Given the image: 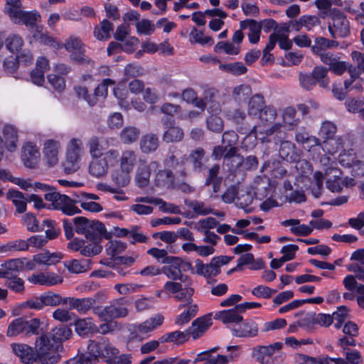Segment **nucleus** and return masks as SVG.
Masks as SVG:
<instances>
[{"instance_id":"nucleus-1","label":"nucleus","mask_w":364,"mask_h":364,"mask_svg":"<svg viewBox=\"0 0 364 364\" xmlns=\"http://www.w3.org/2000/svg\"><path fill=\"white\" fill-rule=\"evenodd\" d=\"M75 231L82 234L92 243H100L103 238L110 239L111 233L107 232L105 225L99 220H91L85 217H76L73 219Z\"/></svg>"},{"instance_id":"nucleus-2","label":"nucleus","mask_w":364,"mask_h":364,"mask_svg":"<svg viewBox=\"0 0 364 364\" xmlns=\"http://www.w3.org/2000/svg\"><path fill=\"white\" fill-rule=\"evenodd\" d=\"M53 345V343H50V338L47 335L42 334L36 338L34 348L23 343L13 344L12 348L15 354L19 357L23 363L31 364L36 361L40 357V348L41 350L43 349L45 353L47 350H50Z\"/></svg>"},{"instance_id":"nucleus-3","label":"nucleus","mask_w":364,"mask_h":364,"mask_svg":"<svg viewBox=\"0 0 364 364\" xmlns=\"http://www.w3.org/2000/svg\"><path fill=\"white\" fill-rule=\"evenodd\" d=\"M128 301L124 298L113 299L104 308L100 306L95 309V314L102 321H109L113 319L126 317L129 311L127 309Z\"/></svg>"},{"instance_id":"nucleus-4","label":"nucleus","mask_w":364,"mask_h":364,"mask_svg":"<svg viewBox=\"0 0 364 364\" xmlns=\"http://www.w3.org/2000/svg\"><path fill=\"white\" fill-rule=\"evenodd\" d=\"M44 198L51 202L54 209L60 210L65 215H73L81 213V210L74 205V200L66 195L57 192L55 188L51 189V192L46 193Z\"/></svg>"},{"instance_id":"nucleus-5","label":"nucleus","mask_w":364,"mask_h":364,"mask_svg":"<svg viewBox=\"0 0 364 364\" xmlns=\"http://www.w3.org/2000/svg\"><path fill=\"white\" fill-rule=\"evenodd\" d=\"M136 160V155L134 151L127 150L122 153L120 159L122 173H114L112 179L120 186H125L129 183V173L132 171Z\"/></svg>"},{"instance_id":"nucleus-6","label":"nucleus","mask_w":364,"mask_h":364,"mask_svg":"<svg viewBox=\"0 0 364 364\" xmlns=\"http://www.w3.org/2000/svg\"><path fill=\"white\" fill-rule=\"evenodd\" d=\"M332 23L328 25V31L334 38H345L350 34V25L345 14L334 9L331 12Z\"/></svg>"},{"instance_id":"nucleus-7","label":"nucleus","mask_w":364,"mask_h":364,"mask_svg":"<svg viewBox=\"0 0 364 364\" xmlns=\"http://www.w3.org/2000/svg\"><path fill=\"white\" fill-rule=\"evenodd\" d=\"M169 259L170 260L165 264L166 265L161 268L162 273L171 280H179L188 286H191L193 281L191 277L181 273L179 266V257H171Z\"/></svg>"},{"instance_id":"nucleus-8","label":"nucleus","mask_w":364,"mask_h":364,"mask_svg":"<svg viewBox=\"0 0 364 364\" xmlns=\"http://www.w3.org/2000/svg\"><path fill=\"white\" fill-rule=\"evenodd\" d=\"M87 349L90 354L97 360L100 356L108 357L109 355H114L119 353L118 350L112 346L105 338H102L98 342L90 340Z\"/></svg>"},{"instance_id":"nucleus-9","label":"nucleus","mask_w":364,"mask_h":364,"mask_svg":"<svg viewBox=\"0 0 364 364\" xmlns=\"http://www.w3.org/2000/svg\"><path fill=\"white\" fill-rule=\"evenodd\" d=\"M282 343L276 342L269 346H258L252 349V356L262 364H267L269 358L281 350Z\"/></svg>"},{"instance_id":"nucleus-10","label":"nucleus","mask_w":364,"mask_h":364,"mask_svg":"<svg viewBox=\"0 0 364 364\" xmlns=\"http://www.w3.org/2000/svg\"><path fill=\"white\" fill-rule=\"evenodd\" d=\"M232 333L238 338H252L258 335L259 327L252 319L242 320L231 329Z\"/></svg>"},{"instance_id":"nucleus-11","label":"nucleus","mask_w":364,"mask_h":364,"mask_svg":"<svg viewBox=\"0 0 364 364\" xmlns=\"http://www.w3.org/2000/svg\"><path fill=\"white\" fill-rule=\"evenodd\" d=\"M242 311L239 309L238 304L228 310L218 311L214 315L215 320L221 321L223 323H235L236 326L242 321Z\"/></svg>"},{"instance_id":"nucleus-12","label":"nucleus","mask_w":364,"mask_h":364,"mask_svg":"<svg viewBox=\"0 0 364 364\" xmlns=\"http://www.w3.org/2000/svg\"><path fill=\"white\" fill-rule=\"evenodd\" d=\"M70 308L76 310L79 314H85L90 310L95 314V309L100 308V306H95V300L91 297L85 298H68Z\"/></svg>"},{"instance_id":"nucleus-13","label":"nucleus","mask_w":364,"mask_h":364,"mask_svg":"<svg viewBox=\"0 0 364 364\" xmlns=\"http://www.w3.org/2000/svg\"><path fill=\"white\" fill-rule=\"evenodd\" d=\"M24 260L26 258L11 259L3 263L0 267L1 277L8 279L16 277L17 272L23 270Z\"/></svg>"},{"instance_id":"nucleus-14","label":"nucleus","mask_w":364,"mask_h":364,"mask_svg":"<svg viewBox=\"0 0 364 364\" xmlns=\"http://www.w3.org/2000/svg\"><path fill=\"white\" fill-rule=\"evenodd\" d=\"M40 152L36 146L28 143L22 148L21 159L24 165L28 168H35L38 164Z\"/></svg>"},{"instance_id":"nucleus-15","label":"nucleus","mask_w":364,"mask_h":364,"mask_svg":"<svg viewBox=\"0 0 364 364\" xmlns=\"http://www.w3.org/2000/svg\"><path fill=\"white\" fill-rule=\"evenodd\" d=\"M212 325L211 318L208 316L196 318L192 322L191 326L187 329L188 336L193 339L200 338Z\"/></svg>"},{"instance_id":"nucleus-16","label":"nucleus","mask_w":364,"mask_h":364,"mask_svg":"<svg viewBox=\"0 0 364 364\" xmlns=\"http://www.w3.org/2000/svg\"><path fill=\"white\" fill-rule=\"evenodd\" d=\"M157 161H152L149 165L141 164L136 171L135 181L140 188L146 187L149 183L151 169L156 168L159 166Z\"/></svg>"},{"instance_id":"nucleus-17","label":"nucleus","mask_w":364,"mask_h":364,"mask_svg":"<svg viewBox=\"0 0 364 364\" xmlns=\"http://www.w3.org/2000/svg\"><path fill=\"white\" fill-rule=\"evenodd\" d=\"M240 27L241 30L249 29L247 36L251 43L255 44L259 42L262 30L260 23L254 19H246L240 21Z\"/></svg>"},{"instance_id":"nucleus-18","label":"nucleus","mask_w":364,"mask_h":364,"mask_svg":"<svg viewBox=\"0 0 364 364\" xmlns=\"http://www.w3.org/2000/svg\"><path fill=\"white\" fill-rule=\"evenodd\" d=\"M28 280L34 284L47 286L61 284L63 282V277L55 273H40L38 274H33Z\"/></svg>"},{"instance_id":"nucleus-19","label":"nucleus","mask_w":364,"mask_h":364,"mask_svg":"<svg viewBox=\"0 0 364 364\" xmlns=\"http://www.w3.org/2000/svg\"><path fill=\"white\" fill-rule=\"evenodd\" d=\"M205 150L202 147H198L190 152L188 156L186 157V161L191 163L194 171L200 172L205 166Z\"/></svg>"},{"instance_id":"nucleus-20","label":"nucleus","mask_w":364,"mask_h":364,"mask_svg":"<svg viewBox=\"0 0 364 364\" xmlns=\"http://www.w3.org/2000/svg\"><path fill=\"white\" fill-rule=\"evenodd\" d=\"M59 149L60 144L55 140H47L44 143L43 154L49 165L54 166L58 163Z\"/></svg>"},{"instance_id":"nucleus-21","label":"nucleus","mask_w":364,"mask_h":364,"mask_svg":"<svg viewBox=\"0 0 364 364\" xmlns=\"http://www.w3.org/2000/svg\"><path fill=\"white\" fill-rule=\"evenodd\" d=\"M139 146L141 151L144 154L154 152L159 148V139L153 133L144 134L141 138Z\"/></svg>"},{"instance_id":"nucleus-22","label":"nucleus","mask_w":364,"mask_h":364,"mask_svg":"<svg viewBox=\"0 0 364 364\" xmlns=\"http://www.w3.org/2000/svg\"><path fill=\"white\" fill-rule=\"evenodd\" d=\"M39 17L40 15L36 11H26L23 9L11 21L16 24H23L27 27L34 28Z\"/></svg>"},{"instance_id":"nucleus-23","label":"nucleus","mask_w":364,"mask_h":364,"mask_svg":"<svg viewBox=\"0 0 364 364\" xmlns=\"http://www.w3.org/2000/svg\"><path fill=\"white\" fill-rule=\"evenodd\" d=\"M175 182V176L171 169L159 170L155 176V185L166 188H172Z\"/></svg>"},{"instance_id":"nucleus-24","label":"nucleus","mask_w":364,"mask_h":364,"mask_svg":"<svg viewBox=\"0 0 364 364\" xmlns=\"http://www.w3.org/2000/svg\"><path fill=\"white\" fill-rule=\"evenodd\" d=\"M280 142L279 156L287 162L296 161L298 159V155L295 151L294 144L287 140H283Z\"/></svg>"},{"instance_id":"nucleus-25","label":"nucleus","mask_w":364,"mask_h":364,"mask_svg":"<svg viewBox=\"0 0 364 364\" xmlns=\"http://www.w3.org/2000/svg\"><path fill=\"white\" fill-rule=\"evenodd\" d=\"M6 149L12 152L17 148L18 132L16 127L6 125L3 130Z\"/></svg>"},{"instance_id":"nucleus-26","label":"nucleus","mask_w":364,"mask_h":364,"mask_svg":"<svg viewBox=\"0 0 364 364\" xmlns=\"http://www.w3.org/2000/svg\"><path fill=\"white\" fill-rule=\"evenodd\" d=\"M45 334L49 337L50 341H53L54 343H61L70 338L72 331L67 326L60 324L52 330L50 335L48 333ZM50 343H53L52 342Z\"/></svg>"},{"instance_id":"nucleus-27","label":"nucleus","mask_w":364,"mask_h":364,"mask_svg":"<svg viewBox=\"0 0 364 364\" xmlns=\"http://www.w3.org/2000/svg\"><path fill=\"white\" fill-rule=\"evenodd\" d=\"M108 166L101 157H93L89 166V173L94 177L101 178L106 175Z\"/></svg>"},{"instance_id":"nucleus-28","label":"nucleus","mask_w":364,"mask_h":364,"mask_svg":"<svg viewBox=\"0 0 364 364\" xmlns=\"http://www.w3.org/2000/svg\"><path fill=\"white\" fill-rule=\"evenodd\" d=\"M328 69L323 66H315L311 73L316 84L321 88H328L330 80L328 77Z\"/></svg>"},{"instance_id":"nucleus-29","label":"nucleus","mask_w":364,"mask_h":364,"mask_svg":"<svg viewBox=\"0 0 364 364\" xmlns=\"http://www.w3.org/2000/svg\"><path fill=\"white\" fill-rule=\"evenodd\" d=\"M39 351L40 357L36 361L31 364H55L60 359V355L56 351L54 345L50 350H47L44 353L43 349L41 350L40 348Z\"/></svg>"},{"instance_id":"nucleus-30","label":"nucleus","mask_w":364,"mask_h":364,"mask_svg":"<svg viewBox=\"0 0 364 364\" xmlns=\"http://www.w3.org/2000/svg\"><path fill=\"white\" fill-rule=\"evenodd\" d=\"M114 25L107 19H104L100 26L95 27L94 30L95 37L100 41H105L111 37V32L113 31Z\"/></svg>"},{"instance_id":"nucleus-31","label":"nucleus","mask_w":364,"mask_h":364,"mask_svg":"<svg viewBox=\"0 0 364 364\" xmlns=\"http://www.w3.org/2000/svg\"><path fill=\"white\" fill-rule=\"evenodd\" d=\"M184 136L181 128L176 126H171L164 132L162 139L166 143H176L181 141Z\"/></svg>"},{"instance_id":"nucleus-32","label":"nucleus","mask_w":364,"mask_h":364,"mask_svg":"<svg viewBox=\"0 0 364 364\" xmlns=\"http://www.w3.org/2000/svg\"><path fill=\"white\" fill-rule=\"evenodd\" d=\"M163 322L164 316L161 314H157L154 317H151L139 324L137 326V330L139 333H146L161 326Z\"/></svg>"},{"instance_id":"nucleus-33","label":"nucleus","mask_w":364,"mask_h":364,"mask_svg":"<svg viewBox=\"0 0 364 364\" xmlns=\"http://www.w3.org/2000/svg\"><path fill=\"white\" fill-rule=\"evenodd\" d=\"M140 135V130L136 127L128 126L120 132V140L123 144H130L136 141Z\"/></svg>"},{"instance_id":"nucleus-34","label":"nucleus","mask_w":364,"mask_h":364,"mask_svg":"<svg viewBox=\"0 0 364 364\" xmlns=\"http://www.w3.org/2000/svg\"><path fill=\"white\" fill-rule=\"evenodd\" d=\"M265 106L263 95L255 94L249 100L248 114L251 116H257Z\"/></svg>"},{"instance_id":"nucleus-35","label":"nucleus","mask_w":364,"mask_h":364,"mask_svg":"<svg viewBox=\"0 0 364 364\" xmlns=\"http://www.w3.org/2000/svg\"><path fill=\"white\" fill-rule=\"evenodd\" d=\"M189 338L187 330L185 332L176 331L173 332L168 333L162 336L159 341L161 343H174L176 344H181Z\"/></svg>"},{"instance_id":"nucleus-36","label":"nucleus","mask_w":364,"mask_h":364,"mask_svg":"<svg viewBox=\"0 0 364 364\" xmlns=\"http://www.w3.org/2000/svg\"><path fill=\"white\" fill-rule=\"evenodd\" d=\"M185 161L186 156L179 159L177 158L173 153H172L165 159L164 164L166 167L168 168V169H177L178 168H181V170L180 171V175L182 177H186L187 173L183 168Z\"/></svg>"},{"instance_id":"nucleus-37","label":"nucleus","mask_w":364,"mask_h":364,"mask_svg":"<svg viewBox=\"0 0 364 364\" xmlns=\"http://www.w3.org/2000/svg\"><path fill=\"white\" fill-rule=\"evenodd\" d=\"M65 266L70 272L74 274L85 272L90 269V260L88 259H73L68 262V263H65Z\"/></svg>"},{"instance_id":"nucleus-38","label":"nucleus","mask_w":364,"mask_h":364,"mask_svg":"<svg viewBox=\"0 0 364 364\" xmlns=\"http://www.w3.org/2000/svg\"><path fill=\"white\" fill-rule=\"evenodd\" d=\"M82 149V142L79 139H72L67 147L68 158L74 161H79L80 151Z\"/></svg>"},{"instance_id":"nucleus-39","label":"nucleus","mask_w":364,"mask_h":364,"mask_svg":"<svg viewBox=\"0 0 364 364\" xmlns=\"http://www.w3.org/2000/svg\"><path fill=\"white\" fill-rule=\"evenodd\" d=\"M36 28H38L36 27ZM33 38L40 43L53 46L55 48L60 49L63 48V43L58 42L55 38L49 36L48 33L41 32V31H39L38 29H36L33 33Z\"/></svg>"},{"instance_id":"nucleus-40","label":"nucleus","mask_w":364,"mask_h":364,"mask_svg":"<svg viewBox=\"0 0 364 364\" xmlns=\"http://www.w3.org/2000/svg\"><path fill=\"white\" fill-rule=\"evenodd\" d=\"M41 298L44 306H56L61 303H67V299H63L60 294L53 291H48L41 294Z\"/></svg>"},{"instance_id":"nucleus-41","label":"nucleus","mask_w":364,"mask_h":364,"mask_svg":"<svg viewBox=\"0 0 364 364\" xmlns=\"http://www.w3.org/2000/svg\"><path fill=\"white\" fill-rule=\"evenodd\" d=\"M266 136H274L278 141L284 140L287 138L285 125L281 123H274L269 128L264 131Z\"/></svg>"},{"instance_id":"nucleus-42","label":"nucleus","mask_w":364,"mask_h":364,"mask_svg":"<svg viewBox=\"0 0 364 364\" xmlns=\"http://www.w3.org/2000/svg\"><path fill=\"white\" fill-rule=\"evenodd\" d=\"M5 1L4 12L9 16L11 20L14 19L17 14L23 9L21 0H5Z\"/></svg>"},{"instance_id":"nucleus-43","label":"nucleus","mask_w":364,"mask_h":364,"mask_svg":"<svg viewBox=\"0 0 364 364\" xmlns=\"http://www.w3.org/2000/svg\"><path fill=\"white\" fill-rule=\"evenodd\" d=\"M252 89L250 85H240L233 89L232 97L235 101L240 103L245 101L251 95Z\"/></svg>"},{"instance_id":"nucleus-44","label":"nucleus","mask_w":364,"mask_h":364,"mask_svg":"<svg viewBox=\"0 0 364 364\" xmlns=\"http://www.w3.org/2000/svg\"><path fill=\"white\" fill-rule=\"evenodd\" d=\"M6 48L11 53L18 52L23 44L22 38L17 34H11L7 38H4Z\"/></svg>"},{"instance_id":"nucleus-45","label":"nucleus","mask_w":364,"mask_h":364,"mask_svg":"<svg viewBox=\"0 0 364 364\" xmlns=\"http://www.w3.org/2000/svg\"><path fill=\"white\" fill-rule=\"evenodd\" d=\"M188 309L183 311L176 319V323L180 326L184 325L190 321V320L194 317L198 310V307L196 304H187Z\"/></svg>"},{"instance_id":"nucleus-46","label":"nucleus","mask_w":364,"mask_h":364,"mask_svg":"<svg viewBox=\"0 0 364 364\" xmlns=\"http://www.w3.org/2000/svg\"><path fill=\"white\" fill-rule=\"evenodd\" d=\"M220 68L235 75H241L247 73V68L241 62L221 64Z\"/></svg>"},{"instance_id":"nucleus-47","label":"nucleus","mask_w":364,"mask_h":364,"mask_svg":"<svg viewBox=\"0 0 364 364\" xmlns=\"http://www.w3.org/2000/svg\"><path fill=\"white\" fill-rule=\"evenodd\" d=\"M25 318H18L14 320L7 329L6 334L8 336H15L18 334L24 335L25 330Z\"/></svg>"},{"instance_id":"nucleus-48","label":"nucleus","mask_w":364,"mask_h":364,"mask_svg":"<svg viewBox=\"0 0 364 364\" xmlns=\"http://www.w3.org/2000/svg\"><path fill=\"white\" fill-rule=\"evenodd\" d=\"M214 50L216 53L224 50L228 55H237L240 52V45L236 46L228 41H220L215 45Z\"/></svg>"},{"instance_id":"nucleus-49","label":"nucleus","mask_w":364,"mask_h":364,"mask_svg":"<svg viewBox=\"0 0 364 364\" xmlns=\"http://www.w3.org/2000/svg\"><path fill=\"white\" fill-rule=\"evenodd\" d=\"M29 244L24 240H16L8 242L6 245L1 247V251L4 252L10 251H26L28 250Z\"/></svg>"},{"instance_id":"nucleus-50","label":"nucleus","mask_w":364,"mask_h":364,"mask_svg":"<svg viewBox=\"0 0 364 364\" xmlns=\"http://www.w3.org/2000/svg\"><path fill=\"white\" fill-rule=\"evenodd\" d=\"M186 204L198 215H206L213 213V211L211 208L206 207L205 203L202 201L190 200L188 202H186Z\"/></svg>"},{"instance_id":"nucleus-51","label":"nucleus","mask_w":364,"mask_h":364,"mask_svg":"<svg viewBox=\"0 0 364 364\" xmlns=\"http://www.w3.org/2000/svg\"><path fill=\"white\" fill-rule=\"evenodd\" d=\"M87 147L89 148V152L91 156L93 157H101L102 156V146L100 144V139L96 136L90 137L87 141Z\"/></svg>"},{"instance_id":"nucleus-52","label":"nucleus","mask_w":364,"mask_h":364,"mask_svg":"<svg viewBox=\"0 0 364 364\" xmlns=\"http://www.w3.org/2000/svg\"><path fill=\"white\" fill-rule=\"evenodd\" d=\"M63 48H65L68 52L73 53L77 50H82V48H85V46L79 37L70 36L63 44Z\"/></svg>"},{"instance_id":"nucleus-53","label":"nucleus","mask_w":364,"mask_h":364,"mask_svg":"<svg viewBox=\"0 0 364 364\" xmlns=\"http://www.w3.org/2000/svg\"><path fill=\"white\" fill-rule=\"evenodd\" d=\"M207 127L211 132L220 133L223 130L224 124L221 117L217 115H210L206 120Z\"/></svg>"},{"instance_id":"nucleus-54","label":"nucleus","mask_w":364,"mask_h":364,"mask_svg":"<svg viewBox=\"0 0 364 364\" xmlns=\"http://www.w3.org/2000/svg\"><path fill=\"white\" fill-rule=\"evenodd\" d=\"M257 166L258 159L255 156H249L245 159L242 157L235 166L236 168H242V169L246 171L255 170Z\"/></svg>"},{"instance_id":"nucleus-55","label":"nucleus","mask_w":364,"mask_h":364,"mask_svg":"<svg viewBox=\"0 0 364 364\" xmlns=\"http://www.w3.org/2000/svg\"><path fill=\"white\" fill-rule=\"evenodd\" d=\"M220 166L219 164H214L208 171L205 180V186H210L211 183H215L218 181H223V177L219 176Z\"/></svg>"},{"instance_id":"nucleus-56","label":"nucleus","mask_w":364,"mask_h":364,"mask_svg":"<svg viewBox=\"0 0 364 364\" xmlns=\"http://www.w3.org/2000/svg\"><path fill=\"white\" fill-rule=\"evenodd\" d=\"M194 294V289L185 284V287H181V290L178 291L174 296L177 301H185L187 304H191L193 301L192 296Z\"/></svg>"},{"instance_id":"nucleus-57","label":"nucleus","mask_w":364,"mask_h":364,"mask_svg":"<svg viewBox=\"0 0 364 364\" xmlns=\"http://www.w3.org/2000/svg\"><path fill=\"white\" fill-rule=\"evenodd\" d=\"M140 226L134 225L131 227V232L129 238L130 243L134 245L136 242L147 243L149 240V237L141 232L139 230Z\"/></svg>"},{"instance_id":"nucleus-58","label":"nucleus","mask_w":364,"mask_h":364,"mask_svg":"<svg viewBox=\"0 0 364 364\" xmlns=\"http://www.w3.org/2000/svg\"><path fill=\"white\" fill-rule=\"evenodd\" d=\"M5 286L16 293H22L25 289L23 280L17 276L6 279Z\"/></svg>"},{"instance_id":"nucleus-59","label":"nucleus","mask_w":364,"mask_h":364,"mask_svg":"<svg viewBox=\"0 0 364 364\" xmlns=\"http://www.w3.org/2000/svg\"><path fill=\"white\" fill-rule=\"evenodd\" d=\"M41 321L38 318H31L29 320H25V330L24 335L30 336L31 335L39 334V328Z\"/></svg>"},{"instance_id":"nucleus-60","label":"nucleus","mask_w":364,"mask_h":364,"mask_svg":"<svg viewBox=\"0 0 364 364\" xmlns=\"http://www.w3.org/2000/svg\"><path fill=\"white\" fill-rule=\"evenodd\" d=\"M147 254L162 264L168 262V261L170 260L169 259L172 257L168 255V252L166 250L159 249L156 247L149 249L147 250Z\"/></svg>"},{"instance_id":"nucleus-61","label":"nucleus","mask_w":364,"mask_h":364,"mask_svg":"<svg viewBox=\"0 0 364 364\" xmlns=\"http://www.w3.org/2000/svg\"><path fill=\"white\" fill-rule=\"evenodd\" d=\"M299 81L300 86L307 91L312 90L316 85L311 73H300Z\"/></svg>"},{"instance_id":"nucleus-62","label":"nucleus","mask_w":364,"mask_h":364,"mask_svg":"<svg viewBox=\"0 0 364 364\" xmlns=\"http://www.w3.org/2000/svg\"><path fill=\"white\" fill-rule=\"evenodd\" d=\"M277 112L276 109L272 106H265L257 117L261 121L264 122H272L277 117Z\"/></svg>"},{"instance_id":"nucleus-63","label":"nucleus","mask_w":364,"mask_h":364,"mask_svg":"<svg viewBox=\"0 0 364 364\" xmlns=\"http://www.w3.org/2000/svg\"><path fill=\"white\" fill-rule=\"evenodd\" d=\"M348 311L346 306H341L332 314L333 321H336L334 326L336 328L338 329L342 326L343 323L348 316Z\"/></svg>"},{"instance_id":"nucleus-64","label":"nucleus","mask_w":364,"mask_h":364,"mask_svg":"<svg viewBox=\"0 0 364 364\" xmlns=\"http://www.w3.org/2000/svg\"><path fill=\"white\" fill-rule=\"evenodd\" d=\"M47 78L48 82L55 91L62 92L65 89V80L63 77L55 74H50Z\"/></svg>"}]
</instances>
